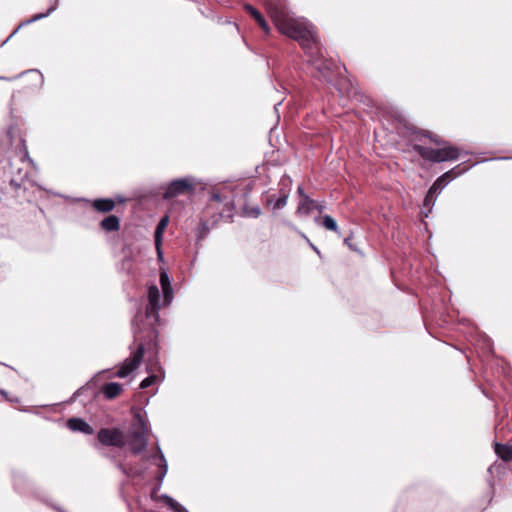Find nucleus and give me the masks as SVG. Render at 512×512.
<instances>
[{
    "label": "nucleus",
    "mask_w": 512,
    "mask_h": 512,
    "mask_svg": "<svg viewBox=\"0 0 512 512\" xmlns=\"http://www.w3.org/2000/svg\"><path fill=\"white\" fill-rule=\"evenodd\" d=\"M92 205L94 209L102 213H108L115 208V202L110 198L96 199L93 201Z\"/></svg>",
    "instance_id": "nucleus-20"
},
{
    "label": "nucleus",
    "mask_w": 512,
    "mask_h": 512,
    "mask_svg": "<svg viewBox=\"0 0 512 512\" xmlns=\"http://www.w3.org/2000/svg\"><path fill=\"white\" fill-rule=\"evenodd\" d=\"M494 449H495V453L497 454V456L500 457L503 461H505V462L512 461V444L507 445V444L495 443Z\"/></svg>",
    "instance_id": "nucleus-19"
},
{
    "label": "nucleus",
    "mask_w": 512,
    "mask_h": 512,
    "mask_svg": "<svg viewBox=\"0 0 512 512\" xmlns=\"http://www.w3.org/2000/svg\"><path fill=\"white\" fill-rule=\"evenodd\" d=\"M350 241H351V237H350V236H349V237H346V238L344 239V243H345V244H346L350 249L356 250V249L353 247L352 242H350Z\"/></svg>",
    "instance_id": "nucleus-31"
},
{
    "label": "nucleus",
    "mask_w": 512,
    "mask_h": 512,
    "mask_svg": "<svg viewBox=\"0 0 512 512\" xmlns=\"http://www.w3.org/2000/svg\"><path fill=\"white\" fill-rule=\"evenodd\" d=\"M144 352H145V348H144V345L141 343L137 346V349L133 353L132 357L128 358L124 361V363L121 365V367L117 371L116 376L119 378H125L132 371L137 369L143 360Z\"/></svg>",
    "instance_id": "nucleus-7"
},
{
    "label": "nucleus",
    "mask_w": 512,
    "mask_h": 512,
    "mask_svg": "<svg viewBox=\"0 0 512 512\" xmlns=\"http://www.w3.org/2000/svg\"><path fill=\"white\" fill-rule=\"evenodd\" d=\"M102 392L107 399H114L122 392V385L116 382H110L103 386Z\"/></svg>",
    "instance_id": "nucleus-18"
},
{
    "label": "nucleus",
    "mask_w": 512,
    "mask_h": 512,
    "mask_svg": "<svg viewBox=\"0 0 512 512\" xmlns=\"http://www.w3.org/2000/svg\"><path fill=\"white\" fill-rule=\"evenodd\" d=\"M192 189V182L187 179H177L167 185L162 194L163 199L170 200L184 195Z\"/></svg>",
    "instance_id": "nucleus-8"
},
{
    "label": "nucleus",
    "mask_w": 512,
    "mask_h": 512,
    "mask_svg": "<svg viewBox=\"0 0 512 512\" xmlns=\"http://www.w3.org/2000/svg\"><path fill=\"white\" fill-rule=\"evenodd\" d=\"M297 193H298V195L301 197V199H303V195H306V194L304 193V190H303V187H302V186H299V187L297 188Z\"/></svg>",
    "instance_id": "nucleus-32"
},
{
    "label": "nucleus",
    "mask_w": 512,
    "mask_h": 512,
    "mask_svg": "<svg viewBox=\"0 0 512 512\" xmlns=\"http://www.w3.org/2000/svg\"><path fill=\"white\" fill-rule=\"evenodd\" d=\"M54 10H55V7L53 6V7L49 8L46 13L36 14V15H34L32 17V19L29 22H33V21H37L39 19H42V18L48 16Z\"/></svg>",
    "instance_id": "nucleus-26"
},
{
    "label": "nucleus",
    "mask_w": 512,
    "mask_h": 512,
    "mask_svg": "<svg viewBox=\"0 0 512 512\" xmlns=\"http://www.w3.org/2000/svg\"><path fill=\"white\" fill-rule=\"evenodd\" d=\"M465 169H460V166H456L453 169L445 172L441 175L434 183L439 187V189H443L451 180L455 177L461 175Z\"/></svg>",
    "instance_id": "nucleus-14"
},
{
    "label": "nucleus",
    "mask_w": 512,
    "mask_h": 512,
    "mask_svg": "<svg viewBox=\"0 0 512 512\" xmlns=\"http://www.w3.org/2000/svg\"><path fill=\"white\" fill-rule=\"evenodd\" d=\"M413 150L416 151L424 160L434 163L456 160L460 156V150L454 146H444L439 149H433L415 144L413 145Z\"/></svg>",
    "instance_id": "nucleus-4"
},
{
    "label": "nucleus",
    "mask_w": 512,
    "mask_h": 512,
    "mask_svg": "<svg viewBox=\"0 0 512 512\" xmlns=\"http://www.w3.org/2000/svg\"><path fill=\"white\" fill-rule=\"evenodd\" d=\"M268 14L279 32L300 43L309 56L315 76L328 83L332 82L337 66L334 61L324 58L313 26L304 19L293 17L284 6L271 4L268 6Z\"/></svg>",
    "instance_id": "nucleus-1"
},
{
    "label": "nucleus",
    "mask_w": 512,
    "mask_h": 512,
    "mask_svg": "<svg viewBox=\"0 0 512 512\" xmlns=\"http://www.w3.org/2000/svg\"><path fill=\"white\" fill-rule=\"evenodd\" d=\"M151 457L154 460L155 464L159 468L156 478L159 481V483H161L167 473V470H168L167 461L159 447H157L156 453L154 455H152Z\"/></svg>",
    "instance_id": "nucleus-13"
},
{
    "label": "nucleus",
    "mask_w": 512,
    "mask_h": 512,
    "mask_svg": "<svg viewBox=\"0 0 512 512\" xmlns=\"http://www.w3.org/2000/svg\"><path fill=\"white\" fill-rule=\"evenodd\" d=\"M148 305L146 306V317L153 318L155 321L159 320V310L165 306L163 303V296H161L159 288L152 284L148 287Z\"/></svg>",
    "instance_id": "nucleus-6"
},
{
    "label": "nucleus",
    "mask_w": 512,
    "mask_h": 512,
    "mask_svg": "<svg viewBox=\"0 0 512 512\" xmlns=\"http://www.w3.org/2000/svg\"><path fill=\"white\" fill-rule=\"evenodd\" d=\"M313 209H316L321 213L325 209V205L317 203L307 195H303V199L299 202L297 213L309 215Z\"/></svg>",
    "instance_id": "nucleus-10"
},
{
    "label": "nucleus",
    "mask_w": 512,
    "mask_h": 512,
    "mask_svg": "<svg viewBox=\"0 0 512 512\" xmlns=\"http://www.w3.org/2000/svg\"><path fill=\"white\" fill-rule=\"evenodd\" d=\"M31 73H33L35 75L37 80H39L41 78V75L39 73H37L36 71H31Z\"/></svg>",
    "instance_id": "nucleus-33"
},
{
    "label": "nucleus",
    "mask_w": 512,
    "mask_h": 512,
    "mask_svg": "<svg viewBox=\"0 0 512 512\" xmlns=\"http://www.w3.org/2000/svg\"><path fill=\"white\" fill-rule=\"evenodd\" d=\"M126 444L129 445L133 454L138 455L144 452L148 445V427L140 413L134 415Z\"/></svg>",
    "instance_id": "nucleus-3"
},
{
    "label": "nucleus",
    "mask_w": 512,
    "mask_h": 512,
    "mask_svg": "<svg viewBox=\"0 0 512 512\" xmlns=\"http://www.w3.org/2000/svg\"><path fill=\"white\" fill-rule=\"evenodd\" d=\"M160 285L163 293V303L164 305H169L173 299V290L168 274L165 271L160 273Z\"/></svg>",
    "instance_id": "nucleus-11"
},
{
    "label": "nucleus",
    "mask_w": 512,
    "mask_h": 512,
    "mask_svg": "<svg viewBox=\"0 0 512 512\" xmlns=\"http://www.w3.org/2000/svg\"><path fill=\"white\" fill-rule=\"evenodd\" d=\"M291 182L292 180L289 176L284 175L281 178L279 182L280 196L275 200V203L273 204L272 207L273 210H280L286 206L290 193Z\"/></svg>",
    "instance_id": "nucleus-9"
},
{
    "label": "nucleus",
    "mask_w": 512,
    "mask_h": 512,
    "mask_svg": "<svg viewBox=\"0 0 512 512\" xmlns=\"http://www.w3.org/2000/svg\"><path fill=\"white\" fill-rule=\"evenodd\" d=\"M168 216H165L163 217L157 227H156V230H155V244H156V247H157V252H158V256L161 257L162 253H161V250H160V244H161V240H162V233L163 231L165 230L167 224H168Z\"/></svg>",
    "instance_id": "nucleus-21"
},
{
    "label": "nucleus",
    "mask_w": 512,
    "mask_h": 512,
    "mask_svg": "<svg viewBox=\"0 0 512 512\" xmlns=\"http://www.w3.org/2000/svg\"><path fill=\"white\" fill-rule=\"evenodd\" d=\"M67 427L72 431L81 432L87 435H91L94 433L93 428L81 418H70L67 421Z\"/></svg>",
    "instance_id": "nucleus-12"
},
{
    "label": "nucleus",
    "mask_w": 512,
    "mask_h": 512,
    "mask_svg": "<svg viewBox=\"0 0 512 512\" xmlns=\"http://www.w3.org/2000/svg\"><path fill=\"white\" fill-rule=\"evenodd\" d=\"M164 499H165L166 504L169 505L175 512H181V510H182L181 505L178 504L174 499H172L168 496H165Z\"/></svg>",
    "instance_id": "nucleus-23"
},
{
    "label": "nucleus",
    "mask_w": 512,
    "mask_h": 512,
    "mask_svg": "<svg viewBox=\"0 0 512 512\" xmlns=\"http://www.w3.org/2000/svg\"><path fill=\"white\" fill-rule=\"evenodd\" d=\"M322 225L330 231L337 232L338 231V225L336 221L329 215H325L322 220Z\"/></svg>",
    "instance_id": "nucleus-22"
},
{
    "label": "nucleus",
    "mask_w": 512,
    "mask_h": 512,
    "mask_svg": "<svg viewBox=\"0 0 512 512\" xmlns=\"http://www.w3.org/2000/svg\"><path fill=\"white\" fill-rule=\"evenodd\" d=\"M98 441L104 446L122 448L126 445V437L119 428H101L97 433Z\"/></svg>",
    "instance_id": "nucleus-5"
},
{
    "label": "nucleus",
    "mask_w": 512,
    "mask_h": 512,
    "mask_svg": "<svg viewBox=\"0 0 512 512\" xmlns=\"http://www.w3.org/2000/svg\"><path fill=\"white\" fill-rule=\"evenodd\" d=\"M100 227L106 232H115L120 229V219L116 215H109L100 222Z\"/></svg>",
    "instance_id": "nucleus-17"
},
{
    "label": "nucleus",
    "mask_w": 512,
    "mask_h": 512,
    "mask_svg": "<svg viewBox=\"0 0 512 512\" xmlns=\"http://www.w3.org/2000/svg\"><path fill=\"white\" fill-rule=\"evenodd\" d=\"M311 247H312V250L316 251L317 253H319L318 249L313 245L311 244Z\"/></svg>",
    "instance_id": "nucleus-34"
},
{
    "label": "nucleus",
    "mask_w": 512,
    "mask_h": 512,
    "mask_svg": "<svg viewBox=\"0 0 512 512\" xmlns=\"http://www.w3.org/2000/svg\"><path fill=\"white\" fill-rule=\"evenodd\" d=\"M435 199H436L435 197H429V195L426 194L425 199H424V206L430 207V206L434 205Z\"/></svg>",
    "instance_id": "nucleus-29"
},
{
    "label": "nucleus",
    "mask_w": 512,
    "mask_h": 512,
    "mask_svg": "<svg viewBox=\"0 0 512 512\" xmlns=\"http://www.w3.org/2000/svg\"><path fill=\"white\" fill-rule=\"evenodd\" d=\"M234 209L232 198L227 192H212L209 196V203L205 209L204 216L209 218L204 220L200 219V229L198 239L204 238L209 232V223L216 224L219 219H230Z\"/></svg>",
    "instance_id": "nucleus-2"
},
{
    "label": "nucleus",
    "mask_w": 512,
    "mask_h": 512,
    "mask_svg": "<svg viewBox=\"0 0 512 512\" xmlns=\"http://www.w3.org/2000/svg\"><path fill=\"white\" fill-rule=\"evenodd\" d=\"M157 377L155 375H150L148 376L147 378H145L141 383H140V388L141 389H146L148 388L149 386H151L152 384L155 383Z\"/></svg>",
    "instance_id": "nucleus-24"
},
{
    "label": "nucleus",
    "mask_w": 512,
    "mask_h": 512,
    "mask_svg": "<svg viewBox=\"0 0 512 512\" xmlns=\"http://www.w3.org/2000/svg\"><path fill=\"white\" fill-rule=\"evenodd\" d=\"M275 200H276L275 195H269L267 197V200H266L267 205H269V206L272 205L273 206V204L275 203Z\"/></svg>",
    "instance_id": "nucleus-30"
},
{
    "label": "nucleus",
    "mask_w": 512,
    "mask_h": 512,
    "mask_svg": "<svg viewBox=\"0 0 512 512\" xmlns=\"http://www.w3.org/2000/svg\"><path fill=\"white\" fill-rule=\"evenodd\" d=\"M9 186L11 188L13 197L16 198L19 202L27 199V197H26L27 188L24 185L23 181L18 182L14 179H11L9 182Z\"/></svg>",
    "instance_id": "nucleus-16"
},
{
    "label": "nucleus",
    "mask_w": 512,
    "mask_h": 512,
    "mask_svg": "<svg viewBox=\"0 0 512 512\" xmlns=\"http://www.w3.org/2000/svg\"><path fill=\"white\" fill-rule=\"evenodd\" d=\"M244 9L248 14H250L255 19L257 24L266 34L270 32V28L264 16L255 7H253L250 4H245Z\"/></svg>",
    "instance_id": "nucleus-15"
},
{
    "label": "nucleus",
    "mask_w": 512,
    "mask_h": 512,
    "mask_svg": "<svg viewBox=\"0 0 512 512\" xmlns=\"http://www.w3.org/2000/svg\"><path fill=\"white\" fill-rule=\"evenodd\" d=\"M425 137H428L432 142H434L437 145H442L444 142L440 140L436 135H433L431 132H424L423 134Z\"/></svg>",
    "instance_id": "nucleus-25"
},
{
    "label": "nucleus",
    "mask_w": 512,
    "mask_h": 512,
    "mask_svg": "<svg viewBox=\"0 0 512 512\" xmlns=\"http://www.w3.org/2000/svg\"><path fill=\"white\" fill-rule=\"evenodd\" d=\"M439 191H440L439 187L435 183H433V185L429 188L427 194L429 195V197L436 198Z\"/></svg>",
    "instance_id": "nucleus-28"
},
{
    "label": "nucleus",
    "mask_w": 512,
    "mask_h": 512,
    "mask_svg": "<svg viewBox=\"0 0 512 512\" xmlns=\"http://www.w3.org/2000/svg\"><path fill=\"white\" fill-rule=\"evenodd\" d=\"M247 215L257 218L261 214V210L259 207H252L248 210H246Z\"/></svg>",
    "instance_id": "nucleus-27"
}]
</instances>
